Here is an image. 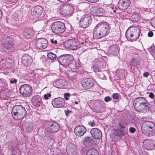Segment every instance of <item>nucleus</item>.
Instances as JSON below:
<instances>
[{"label": "nucleus", "instance_id": "nucleus-1", "mask_svg": "<svg viewBox=\"0 0 155 155\" xmlns=\"http://www.w3.org/2000/svg\"><path fill=\"white\" fill-rule=\"evenodd\" d=\"M110 29V26L106 22H101L98 23L94 28L93 36L96 39L107 35Z\"/></svg>", "mask_w": 155, "mask_h": 155}, {"label": "nucleus", "instance_id": "nucleus-2", "mask_svg": "<svg viewBox=\"0 0 155 155\" xmlns=\"http://www.w3.org/2000/svg\"><path fill=\"white\" fill-rule=\"evenodd\" d=\"M133 104L135 109L140 112L146 113L150 109L147 101L143 97H139L135 98Z\"/></svg>", "mask_w": 155, "mask_h": 155}, {"label": "nucleus", "instance_id": "nucleus-3", "mask_svg": "<svg viewBox=\"0 0 155 155\" xmlns=\"http://www.w3.org/2000/svg\"><path fill=\"white\" fill-rule=\"evenodd\" d=\"M140 31L139 28L134 27H129L127 30L126 36L127 39L130 41H135L139 37Z\"/></svg>", "mask_w": 155, "mask_h": 155}, {"label": "nucleus", "instance_id": "nucleus-4", "mask_svg": "<svg viewBox=\"0 0 155 155\" xmlns=\"http://www.w3.org/2000/svg\"><path fill=\"white\" fill-rule=\"evenodd\" d=\"M26 114V111L25 108L21 105L15 106L12 111V114L13 118L17 120L23 119Z\"/></svg>", "mask_w": 155, "mask_h": 155}, {"label": "nucleus", "instance_id": "nucleus-5", "mask_svg": "<svg viewBox=\"0 0 155 155\" xmlns=\"http://www.w3.org/2000/svg\"><path fill=\"white\" fill-rule=\"evenodd\" d=\"M60 126L59 124L55 122L52 123L50 126L45 128V136L50 138H53V132H56L59 130Z\"/></svg>", "mask_w": 155, "mask_h": 155}, {"label": "nucleus", "instance_id": "nucleus-6", "mask_svg": "<svg viewBox=\"0 0 155 155\" xmlns=\"http://www.w3.org/2000/svg\"><path fill=\"white\" fill-rule=\"evenodd\" d=\"M64 24L60 21H56L52 25L51 29L55 34L62 33L65 30Z\"/></svg>", "mask_w": 155, "mask_h": 155}, {"label": "nucleus", "instance_id": "nucleus-7", "mask_svg": "<svg viewBox=\"0 0 155 155\" xmlns=\"http://www.w3.org/2000/svg\"><path fill=\"white\" fill-rule=\"evenodd\" d=\"M91 17L89 14L83 15L79 21L80 26L83 28H85L89 26L91 24Z\"/></svg>", "mask_w": 155, "mask_h": 155}, {"label": "nucleus", "instance_id": "nucleus-8", "mask_svg": "<svg viewBox=\"0 0 155 155\" xmlns=\"http://www.w3.org/2000/svg\"><path fill=\"white\" fill-rule=\"evenodd\" d=\"M60 13L63 16H67L71 15L74 11L73 6L70 4H64L60 8Z\"/></svg>", "mask_w": 155, "mask_h": 155}, {"label": "nucleus", "instance_id": "nucleus-9", "mask_svg": "<svg viewBox=\"0 0 155 155\" xmlns=\"http://www.w3.org/2000/svg\"><path fill=\"white\" fill-rule=\"evenodd\" d=\"M65 47L70 50H75L80 47V43L76 39H70L65 43Z\"/></svg>", "mask_w": 155, "mask_h": 155}, {"label": "nucleus", "instance_id": "nucleus-10", "mask_svg": "<svg viewBox=\"0 0 155 155\" xmlns=\"http://www.w3.org/2000/svg\"><path fill=\"white\" fill-rule=\"evenodd\" d=\"M9 39L7 38L6 42H3L2 44V48L3 51L7 54H10L14 50L13 44L11 42L8 41Z\"/></svg>", "mask_w": 155, "mask_h": 155}, {"label": "nucleus", "instance_id": "nucleus-11", "mask_svg": "<svg viewBox=\"0 0 155 155\" xmlns=\"http://www.w3.org/2000/svg\"><path fill=\"white\" fill-rule=\"evenodd\" d=\"M73 59V57L71 55H65L60 57L58 59L60 64L62 66H66L70 64Z\"/></svg>", "mask_w": 155, "mask_h": 155}, {"label": "nucleus", "instance_id": "nucleus-12", "mask_svg": "<svg viewBox=\"0 0 155 155\" xmlns=\"http://www.w3.org/2000/svg\"><path fill=\"white\" fill-rule=\"evenodd\" d=\"M32 92V88L26 84H24L20 87V93L24 96H28Z\"/></svg>", "mask_w": 155, "mask_h": 155}, {"label": "nucleus", "instance_id": "nucleus-13", "mask_svg": "<svg viewBox=\"0 0 155 155\" xmlns=\"http://www.w3.org/2000/svg\"><path fill=\"white\" fill-rule=\"evenodd\" d=\"M91 11L92 15L99 17L104 16L105 14V11L102 8L94 7L91 8Z\"/></svg>", "mask_w": 155, "mask_h": 155}, {"label": "nucleus", "instance_id": "nucleus-14", "mask_svg": "<svg viewBox=\"0 0 155 155\" xmlns=\"http://www.w3.org/2000/svg\"><path fill=\"white\" fill-rule=\"evenodd\" d=\"M81 84L83 87L86 89H89L94 85V80L91 78H85L82 80Z\"/></svg>", "mask_w": 155, "mask_h": 155}, {"label": "nucleus", "instance_id": "nucleus-15", "mask_svg": "<svg viewBox=\"0 0 155 155\" xmlns=\"http://www.w3.org/2000/svg\"><path fill=\"white\" fill-rule=\"evenodd\" d=\"M48 44L47 40L44 38H41L37 40L36 46L38 49H42L45 48Z\"/></svg>", "mask_w": 155, "mask_h": 155}, {"label": "nucleus", "instance_id": "nucleus-16", "mask_svg": "<svg viewBox=\"0 0 155 155\" xmlns=\"http://www.w3.org/2000/svg\"><path fill=\"white\" fill-rule=\"evenodd\" d=\"M86 129L85 127L82 125L77 126L74 129L75 134L78 136H81L85 133Z\"/></svg>", "mask_w": 155, "mask_h": 155}, {"label": "nucleus", "instance_id": "nucleus-17", "mask_svg": "<svg viewBox=\"0 0 155 155\" xmlns=\"http://www.w3.org/2000/svg\"><path fill=\"white\" fill-rule=\"evenodd\" d=\"M42 8L40 6H35L32 11L31 14L34 18H38L42 13Z\"/></svg>", "mask_w": 155, "mask_h": 155}, {"label": "nucleus", "instance_id": "nucleus-18", "mask_svg": "<svg viewBox=\"0 0 155 155\" xmlns=\"http://www.w3.org/2000/svg\"><path fill=\"white\" fill-rule=\"evenodd\" d=\"M52 103L54 107H61L64 105V100L63 99L59 97L54 99L52 101Z\"/></svg>", "mask_w": 155, "mask_h": 155}, {"label": "nucleus", "instance_id": "nucleus-19", "mask_svg": "<svg viewBox=\"0 0 155 155\" xmlns=\"http://www.w3.org/2000/svg\"><path fill=\"white\" fill-rule=\"evenodd\" d=\"M33 105L36 107H38L41 105L42 102L40 96L35 95L33 96L31 99Z\"/></svg>", "mask_w": 155, "mask_h": 155}, {"label": "nucleus", "instance_id": "nucleus-20", "mask_svg": "<svg viewBox=\"0 0 155 155\" xmlns=\"http://www.w3.org/2000/svg\"><path fill=\"white\" fill-rule=\"evenodd\" d=\"M90 133L93 137L95 139H99L102 137V134L101 130L96 128L92 129Z\"/></svg>", "mask_w": 155, "mask_h": 155}, {"label": "nucleus", "instance_id": "nucleus-21", "mask_svg": "<svg viewBox=\"0 0 155 155\" xmlns=\"http://www.w3.org/2000/svg\"><path fill=\"white\" fill-rule=\"evenodd\" d=\"M21 61L22 63L25 65L29 66L32 62V59L31 56L28 54H25L21 57Z\"/></svg>", "mask_w": 155, "mask_h": 155}, {"label": "nucleus", "instance_id": "nucleus-22", "mask_svg": "<svg viewBox=\"0 0 155 155\" xmlns=\"http://www.w3.org/2000/svg\"><path fill=\"white\" fill-rule=\"evenodd\" d=\"M130 5L129 0H119L118 3L119 8L121 9H125Z\"/></svg>", "mask_w": 155, "mask_h": 155}, {"label": "nucleus", "instance_id": "nucleus-23", "mask_svg": "<svg viewBox=\"0 0 155 155\" xmlns=\"http://www.w3.org/2000/svg\"><path fill=\"white\" fill-rule=\"evenodd\" d=\"M23 35L27 38H31L34 35L33 29L31 28L25 29L24 30Z\"/></svg>", "mask_w": 155, "mask_h": 155}, {"label": "nucleus", "instance_id": "nucleus-24", "mask_svg": "<svg viewBox=\"0 0 155 155\" xmlns=\"http://www.w3.org/2000/svg\"><path fill=\"white\" fill-rule=\"evenodd\" d=\"M109 51L111 54L116 55L119 52V47L117 45L112 46L109 48Z\"/></svg>", "mask_w": 155, "mask_h": 155}, {"label": "nucleus", "instance_id": "nucleus-25", "mask_svg": "<svg viewBox=\"0 0 155 155\" xmlns=\"http://www.w3.org/2000/svg\"><path fill=\"white\" fill-rule=\"evenodd\" d=\"M94 142L93 140L88 137L84 138V143L87 147H89Z\"/></svg>", "mask_w": 155, "mask_h": 155}, {"label": "nucleus", "instance_id": "nucleus-26", "mask_svg": "<svg viewBox=\"0 0 155 155\" xmlns=\"http://www.w3.org/2000/svg\"><path fill=\"white\" fill-rule=\"evenodd\" d=\"M127 133V129L123 126H121L120 129L117 130V134L119 137H122L124 135Z\"/></svg>", "mask_w": 155, "mask_h": 155}, {"label": "nucleus", "instance_id": "nucleus-27", "mask_svg": "<svg viewBox=\"0 0 155 155\" xmlns=\"http://www.w3.org/2000/svg\"><path fill=\"white\" fill-rule=\"evenodd\" d=\"M134 57L133 58L130 62V64L131 65L133 66H136L137 64H138L139 56L137 54H134Z\"/></svg>", "mask_w": 155, "mask_h": 155}, {"label": "nucleus", "instance_id": "nucleus-28", "mask_svg": "<svg viewBox=\"0 0 155 155\" xmlns=\"http://www.w3.org/2000/svg\"><path fill=\"white\" fill-rule=\"evenodd\" d=\"M146 125L147 129L150 131H152L155 129V124L152 122H147Z\"/></svg>", "mask_w": 155, "mask_h": 155}, {"label": "nucleus", "instance_id": "nucleus-29", "mask_svg": "<svg viewBox=\"0 0 155 155\" xmlns=\"http://www.w3.org/2000/svg\"><path fill=\"white\" fill-rule=\"evenodd\" d=\"M55 83L58 86V87L59 88H62L66 84L65 81L62 80H58L56 81Z\"/></svg>", "mask_w": 155, "mask_h": 155}, {"label": "nucleus", "instance_id": "nucleus-30", "mask_svg": "<svg viewBox=\"0 0 155 155\" xmlns=\"http://www.w3.org/2000/svg\"><path fill=\"white\" fill-rule=\"evenodd\" d=\"M86 155H99L98 151L95 149L89 150L87 153Z\"/></svg>", "mask_w": 155, "mask_h": 155}, {"label": "nucleus", "instance_id": "nucleus-31", "mask_svg": "<svg viewBox=\"0 0 155 155\" xmlns=\"http://www.w3.org/2000/svg\"><path fill=\"white\" fill-rule=\"evenodd\" d=\"M148 51L152 55L153 58L155 57V47L153 45H152L148 49Z\"/></svg>", "mask_w": 155, "mask_h": 155}, {"label": "nucleus", "instance_id": "nucleus-32", "mask_svg": "<svg viewBox=\"0 0 155 155\" xmlns=\"http://www.w3.org/2000/svg\"><path fill=\"white\" fill-rule=\"evenodd\" d=\"M47 56L48 58L51 60H54L56 58V55L52 52L48 53Z\"/></svg>", "mask_w": 155, "mask_h": 155}, {"label": "nucleus", "instance_id": "nucleus-33", "mask_svg": "<svg viewBox=\"0 0 155 155\" xmlns=\"http://www.w3.org/2000/svg\"><path fill=\"white\" fill-rule=\"evenodd\" d=\"M131 18L133 21L137 22L139 19L140 18L137 14H134L131 17Z\"/></svg>", "mask_w": 155, "mask_h": 155}, {"label": "nucleus", "instance_id": "nucleus-34", "mask_svg": "<svg viewBox=\"0 0 155 155\" xmlns=\"http://www.w3.org/2000/svg\"><path fill=\"white\" fill-rule=\"evenodd\" d=\"M33 129V125L32 124H29V126H27L26 127V130L27 132H30Z\"/></svg>", "mask_w": 155, "mask_h": 155}, {"label": "nucleus", "instance_id": "nucleus-35", "mask_svg": "<svg viewBox=\"0 0 155 155\" xmlns=\"http://www.w3.org/2000/svg\"><path fill=\"white\" fill-rule=\"evenodd\" d=\"M100 67L99 66L97 65L94 64L93 66V68L94 70V71L95 72L98 71L99 72L100 71Z\"/></svg>", "mask_w": 155, "mask_h": 155}, {"label": "nucleus", "instance_id": "nucleus-36", "mask_svg": "<svg viewBox=\"0 0 155 155\" xmlns=\"http://www.w3.org/2000/svg\"><path fill=\"white\" fill-rule=\"evenodd\" d=\"M97 74L99 76V78L101 79H103L104 77V74L101 71L98 72V73H97Z\"/></svg>", "mask_w": 155, "mask_h": 155}, {"label": "nucleus", "instance_id": "nucleus-37", "mask_svg": "<svg viewBox=\"0 0 155 155\" xmlns=\"http://www.w3.org/2000/svg\"><path fill=\"white\" fill-rule=\"evenodd\" d=\"M119 94L118 93H114L112 95L113 98L114 99H117L119 98Z\"/></svg>", "mask_w": 155, "mask_h": 155}, {"label": "nucleus", "instance_id": "nucleus-38", "mask_svg": "<svg viewBox=\"0 0 155 155\" xmlns=\"http://www.w3.org/2000/svg\"><path fill=\"white\" fill-rule=\"evenodd\" d=\"M147 146L149 148H151L153 147V144L152 143L150 140H148L147 141Z\"/></svg>", "mask_w": 155, "mask_h": 155}, {"label": "nucleus", "instance_id": "nucleus-39", "mask_svg": "<svg viewBox=\"0 0 155 155\" xmlns=\"http://www.w3.org/2000/svg\"><path fill=\"white\" fill-rule=\"evenodd\" d=\"M51 43L54 45H56L58 43L57 41L55 38H52L50 39Z\"/></svg>", "mask_w": 155, "mask_h": 155}, {"label": "nucleus", "instance_id": "nucleus-40", "mask_svg": "<svg viewBox=\"0 0 155 155\" xmlns=\"http://www.w3.org/2000/svg\"><path fill=\"white\" fill-rule=\"evenodd\" d=\"M149 97L151 99H154L155 97V95L152 92L148 93Z\"/></svg>", "mask_w": 155, "mask_h": 155}, {"label": "nucleus", "instance_id": "nucleus-41", "mask_svg": "<svg viewBox=\"0 0 155 155\" xmlns=\"http://www.w3.org/2000/svg\"><path fill=\"white\" fill-rule=\"evenodd\" d=\"M51 96V94L50 93L45 94L44 95V97L45 100H47L48 97H50Z\"/></svg>", "mask_w": 155, "mask_h": 155}, {"label": "nucleus", "instance_id": "nucleus-42", "mask_svg": "<svg viewBox=\"0 0 155 155\" xmlns=\"http://www.w3.org/2000/svg\"><path fill=\"white\" fill-rule=\"evenodd\" d=\"M17 82V80L15 79H11L10 80V83L11 84H16Z\"/></svg>", "mask_w": 155, "mask_h": 155}, {"label": "nucleus", "instance_id": "nucleus-43", "mask_svg": "<svg viewBox=\"0 0 155 155\" xmlns=\"http://www.w3.org/2000/svg\"><path fill=\"white\" fill-rule=\"evenodd\" d=\"M5 84L3 81L0 80V87H3L5 86Z\"/></svg>", "mask_w": 155, "mask_h": 155}, {"label": "nucleus", "instance_id": "nucleus-44", "mask_svg": "<svg viewBox=\"0 0 155 155\" xmlns=\"http://www.w3.org/2000/svg\"><path fill=\"white\" fill-rule=\"evenodd\" d=\"M153 33L152 31H149L147 34V35L149 37H151L153 36Z\"/></svg>", "mask_w": 155, "mask_h": 155}, {"label": "nucleus", "instance_id": "nucleus-45", "mask_svg": "<svg viewBox=\"0 0 155 155\" xmlns=\"http://www.w3.org/2000/svg\"><path fill=\"white\" fill-rule=\"evenodd\" d=\"M111 99V97L109 96H107L105 97L104 101L106 102H108L110 101Z\"/></svg>", "mask_w": 155, "mask_h": 155}, {"label": "nucleus", "instance_id": "nucleus-46", "mask_svg": "<svg viewBox=\"0 0 155 155\" xmlns=\"http://www.w3.org/2000/svg\"><path fill=\"white\" fill-rule=\"evenodd\" d=\"M135 130H136L135 128L133 127H131L129 129L130 132L131 133H134L135 132Z\"/></svg>", "mask_w": 155, "mask_h": 155}, {"label": "nucleus", "instance_id": "nucleus-47", "mask_svg": "<svg viewBox=\"0 0 155 155\" xmlns=\"http://www.w3.org/2000/svg\"><path fill=\"white\" fill-rule=\"evenodd\" d=\"M6 1L11 2L12 3H15L17 2L18 0H6Z\"/></svg>", "mask_w": 155, "mask_h": 155}, {"label": "nucleus", "instance_id": "nucleus-48", "mask_svg": "<svg viewBox=\"0 0 155 155\" xmlns=\"http://www.w3.org/2000/svg\"><path fill=\"white\" fill-rule=\"evenodd\" d=\"M149 75V74L147 72H145L143 74V76L144 77H147Z\"/></svg>", "mask_w": 155, "mask_h": 155}, {"label": "nucleus", "instance_id": "nucleus-49", "mask_svg": "<svg viewBox=\"0 0 155 155\" xmlns=\"http://www.w3.org/2000/svg\"><path fill=\"white\" fill-rule=\"evenodd\" d=\"M58 1H59V2H64L66 3L67 2L69 1H70V0H58Z\"/></svg>", "mask_w": 155, "mask_h": 155}, {"label": "nucleus", "instance_id": "nucleus-50", "mask_svg": "<svg viewBox=\"0 0 155 155\" xmlns=\"http://www.w3.org/2000/svg\"><path fill=\"white\" fill-rule=\"evenodd\" d=\"M85 150V148H82L81 149V152H82V154L85 153H84V152L83 151V150Z\"/></svg>", "mask_w": 155, "mask_h": 155}, {"label": "nucleus", "instance_id": "nucleus-51", "mask_svg": "<svg viewBox=\"0 0 155 155\" xmlns=\"http://www.w3.org/2000/svg\"><path fill=\"white\" fill-rule=\"evenodd\" d=\"M94 124H95L94 123V122H91L90 123V125L91 126H94Z\"/></svg>", "mask_w": 155, "mask_h": 155}, {"label": "nucleus", "instance_id": "nucleus-52", "mask_svg": "<svg viewBox=\"0 0 155 155\" xmlns=\"http://www.w3.org/2000/svg\"><path fill=\"white\" fill-rule=\"evenodd\" d=\"M153 21H154V22L153 23V25L155 26V18H154L152 20L151 22L153 23Z\"/></svg>", "mask_w": 155, "mask_h": 155}, {"label": "nucleus", "instance_id": "nucleus-53", "mask_svg": "<svg viewBox=\"0 0 155 155\" xmlns=\"http://www.w3.org/2000/svg\"><path fill=\"white\" fill-rule=\"evenodd\" d=\"M80 102V101H75L74 102V104H78V103Z\"/></svg>", "mask_w": 155, "mask_h": 155}, {"label": "nucleus", "instance_id": "nucleus-54", "mask_svg": "<svg viewBox=\"0 0 155 155\" xmlns=\"http://www.w3.org/2000/svg\"><path fill=\"white\" fill-rule=\"evenodd\" d=\"M84 42H81V43H80V47L82 45H83V44H84Z\"/></svg>", "mask_w": 155, "mask_h": 155}, {"label": "nucleus", "instance_id": "nucleus-55", "mask_svg": "<svg viewBox=\"0 0 155 155\" xmlns=\"http://www.w3.org/2000/svg\"><path fill=\"white\" fill-rule=\"evenodd\" d=\"M65 99L66 100H68L69 99V98L68 97H65Z\"/></svg>", "mask_w": 155, "mask_h": 155}, {"label": "nucleus", "instance_id": "nucleus-56", "mask_svg": "<svg viewBox=\"0 0 155 155\" xmlns=\"http://www.w3.org/2000/svg\"><path fill=\"white\" fill-rule=\"evenodd\" d=\"M66 94L68 96H69V93H67L66 94Z\"/></svg>", "mask_w": 155, "mask_h": 155}, {"label": "nucleus", "instance_id": "nucleus-57", "mask_svg": "<svg viewBox=\"0 0 155 155\" xmlns=\"http://www.w3.org/2000/svg\"><path fill=\"white\" fill-rule=\"evenodd\" d=\"M80 38H81L82 39H84V38L80 37Z\"/></svg>", "mask_w": 155, "mask_h": 155}, {"label": "nucleus", "instance_id": "nucleus-58", "mask_svg": "<svg viewBox=\"0 0 155 155\" xmlns=\"http://www.w3.org/2000/svg\"><path fill=\"white\" fill-rule=\"evenodd\" d=\"M115 11H115V10H114V11H113V12H115Z\"/></svg>", "mask_w": 155, "mask_h": 155}, {"label": "nucleus", "instance_id": "nucleus-59", "mask_svg": "<svg viewBox=\"0 0 155 155\" xmlns=\"http://www.w3.org/2000/svg\"><path fill=\"white\" fill-rule=\"evenodd\" d=\"M154 103L155 104V99L154 100Z\"/></svg>", "mask_w": 155, "mask_h": 155}, {"label": "nucleus", "instance_id": "nucleus-60", "mask_svg": "<svg viewBox=\"0 0 155 155\" xmlns=\"http://www.w3.org/2000/svg\"><path fill=\"white\" fill-rule=\"evenodd\" d=\"M74 153H75V154H76V152H74Z\"/></svg>", "mask_w": 155, "mask_h": 155}, {"label": "nucleus", "instance_id": "nucleus-61", "mask_svg": "<svg viewBox=\"0 0 155 155\" xmlns=\"http://www.w3.org/2000/svg\"><path fill=\"white\" fill-rule=\"evenodd\" d=\"M45 28H44V29L43 30V31H44V30H45Z\"/></svg>", "mask_w": 155, "mask_h": 155}, {"label": "nucleus", "instance_id": "nucleus-62", "mask_svg": "<svg viewBox=\"0 0 155 155\" xmlns=\"http://www.w3.org/2000/svg\"><path fill=\"white\" fill-rule=\"evenodd\" d=\"M73 95H75V94H73Z\"/></svg>", "mask_w": 155, "mask_h": 155}]
</instances>
